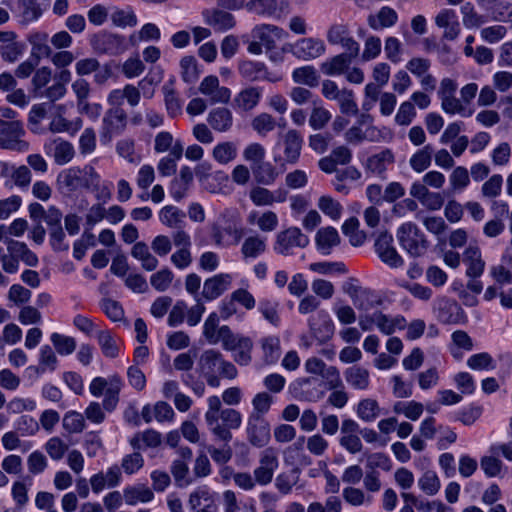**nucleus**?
Instances as JSON below:
<instances>
[{
    "instance_id": "58",
    "label": "nucleus",
    "mask_w": 512,
    "mask_h": 512,
    "mask_svg": "<svg viewBox=\"0 0 512 512\" xmlns=\"http://www.w3.org/2000/svg\"><path fill=\"white\" fill-rule=\"evenodd\" d=\"M439 310V317L448 323L455 322L456 317H454V315L458 316L459 313L462 312V309L457 302L448 298H442L439 300Z\"/></svg>"
},
{
    "instance_id": "4",
    "label": "nucleus",
    "mask_w": 512,
    "mask_h": 512,
    "mask_svg": "<svg viewBox=\"0 0 512 512\" xmlns=\"http://www.w3.org/2000/svg\"><path fill=\"white\" fill-rule=\"evenodd\" d=\"M226 334V341L223 349L234 353V361L242 366H247L252 360L251 352L253 349V341L251 338L235 335L232 331L223 330Z\"/></svg>"
},
{
    "instance_id": "9",
    "label": "nucleus",
    "mask_w": 512,
    "mask_h": 512,
    "mask_svg": "<svg viewBox=\"0 0 512 512\" xmlns=\"http://www.w3.org/2000/svg\"><path fill=\"white\" fill-rule=\"evenodd\" d=\"M309 244V238L297 227H290L281 231L276 236L274 250L282 255H287L294 247L304 248Z\"/></svg>"
},
{
    "instance_id": "39",
    "label": "nucleus",
    "mask_w": 512,
    "mask_h": 512,
    "mask_svg": "<svg viewBox=\"0 0 512 512\" xmlns=\"http://www.w3.org/2000/svg\"><path fill=\"white\" fill-rule=\"evenodd\" d=\"M433 152L430 144L418 149L409 159L410 167L417 173L425 171L431 165Z\"/></svg>"
},
{
    "instance_id": "55",
    "label": "nucleus",
    "mask_w": 512,
    "mask_h": 512,
    "mask_svg": "<svg viewBox=\"0 0 512 512\" xmlns=\"http://www.w3.org/2000/svg\"><path fill=\"white\" fill-rule=\"evenodd\" d=\"M406 320L401 316L391 317L381 313L377 328L385 335H391L396 329H404Z\"/></svg>"
},
{
    "instance_id": "33",
    "label": "nucleus",
    "mask_w": 512,
    "mask_h": 512,
    "mask_svg": "<svg viewBox=\"0 0 512 512\" xmlns=\"http://www.w3.org/2000/svg\"><path fill=\"white\" fill-rule=\"evenodd\" d=\"M123 497L127 505L133 506L138 502L147 503L153 500L154 493L145 485H135L126 487L123 491Z\"/></svg>"
},
{
    "instance_id": "23",
    "label": "nucleus",
    "mask_w": 512,
    "mask_h": 512,
    "mask_svg": "<svg viewBox=\"0 0 512 512\" xmlns=\"http://www.w3.org/2000/svg\"><path fill=\"white\" fill-rule=\"evenodd\" d=\"M286 35L285 31L274 25L257 26L252 31L253 39L259 41L267 50L275 47L276 41L282 39Z\"/></svg>"
},
{
    "instance_id": "5",
    "label": "nucleus",
    "mask_w": 512,
    "mask_h": 512,
    "mask_svg": "<svg viewBox=\"0 0 512 512\" xmlns=\"http://www.w3.org/2000/svg\"><path fill=\"white\" fill-rule=\"evenodd\" d=\"M92 48L101 54L119 55L127 50L125 37L109 32L95 34L90 40Z\"/></svg>"
},
{
    "instance_id": "8",
    "label": "nucleus",
    "mask_w": 512,
    "mask_h": 512,
    "mask_svg": "<svg viewBox=\"0 0 512 512\" xmlns=\"http://www.w3.org/2000/svg\"><path fill=\"white\" fill-rule=\"evenodd\" d=\"M278 465L279 461L276 450L271 447L264 449L260 454L259 465L253 472L257 484L264 486L271 483Z\"/></svg>"
},
{
    "instance_id": "41",
    "label": "nucleus",
    "mask_w": 512,
    "mask_h": 512,
    "mask_svg": "<svg viewBox=\"0 0 512 512\" xmlns=\"http://www.w3.org/2000/svg\"><path fill=\"white\" fill-rule=\"evenodd\" d=\"M57 364L58 359L52 347L49 345H43L39 350L38 366H30L29 369H33L36 373H44L47 370L54 371Z\"/></svg>"
},
{
    "instance_id": "31",
    "label": "nucleus",
    "mask_w": 512,
    "mask_h": 512,
    "mask_svg": "<svg viewBox=\"0 0 512 512\" xmlns=\"http://www.w3.org/2000/svg\"><path fill=\"white\" fill-rule=\"evenodd\" d=\"M183 155V146L179 140H176L173 147H171V151L169 155L163 157L158 163V171L162 176H171L175 174L177 164L176 161L179 160Z\"/></svg>"
},
{
    "instance_id": "64",
    "label": "nucleus",
    "mask_w": 512,
    "mask_h": 512,
    "mask_svg": "<svg viewBox=\"0 0 512 512\" xmlns=\"http://www.w3.org/2000/svg\"><path fill=\"white\" fill-rule=\"evenodd\" d=\"M341 510L342 502L337 496L328 497L324 505L320 502H312L307 508V512H341Z\"/></svg>"
},
{
    "instance_id": "52",
    "label": "nucleus",
    "mask_w": 512,
    "mask_h": 512,
    "mask_svg": "<svg viewBox=\"0 0 512 512\" xmlns=\"http://www.w3.org/2000/svg\"><path fill=\"white\" fill-rule=\"evenodd\" d=\"M273 397L267 392L257 393L252 399V411L250 416L265 417L271 408Z\"/></svg>"
},
{
    "instance_id": "36",
    "label": "nucleus",
    "mask_w": 512,
    "mask_h": 512,
    "mask_svg": "<svg viewBox=\"0 0 512 512\" xmlns=\"http://www.w3.org/2000/svg\"><path fill=\"white\" fill-rule=\"evenodd\" d=\"M398 20V15L396 11L390 7H382L377 14L370 15L368 17V24L369 26L374 29H382L391 27L394 24H396Z\"/></svg>"
},
{
    "instance_id": "28",
    "label": "nucleus",
    "mask_w": 512,
    "mask_h": 512,
    "mask_svg": "<svg viewBox=\"0 0 512 512\" xmlns=\"http://www.w3.org/2000/svg\"><path fill=\"white\" fill-rule=\"evenodd\" d=\"M207 122L215 131L226 132L233 125V115L228 108L217 107L208 113Z\"/></svg>"
},
{
    "instance_id": "1",
    "label": "nucleus",
    "mask_w": 512,
    "mask_h": 512,
    "mask_svg": "<svg viewBox=\"0 0 512 512\" xmlns=\"http://www.w3.org/2000/svg\"><path fill=\"white\" fill-rule=\"evenodd\" d=\"M207 405L204 417L211 433L218 440L229 443L233 437L231 430L242 425L241 413L234 408H222L221 399L217 395L208 397Z\"/></svg>"
},
{
    "instance_id": "44",
    "label": "nucleus",
    "mask_w": 512,
    "mask_h": 512,
    "mask_svg": "<svg viewBox=\"0 0 512 512\" xmlns=\"http://www.w3.org/2000/svg\"><path fill=\"white\" fill-rule=\"evenodd\" d=\"M28 41L32 46V55L37 59L49 57L52 50L48 45V34L45 32H34L29 35Z\"/></svg>"
},
{
    "instance_id": "61",
    "label": "nucleus",
    "mask_w": 512,
    "mask_h": 512,
    "mask_svg": "<svg viewBox=\"0 0 512 512\" xmlns=\"http://www.w3.org/2000/svg\"><path fill=\"white\" fill-rule=\"evenodd\" d=\"M181 76L186 83H193L198 79L197 61L193 56H185L180 61Z\"/></svg>"
},
{
    "instance_id": "3",
    "label": "nucleus",
    "mask_w": 512,
    "mask_h": 512,
    "mask_svg": "<svg viewBox=\"0 0 512 512\" xmlns=\"http://www.w3.org/2000/svg\"><path fill=\"white\" fill-rule=\"evenodd\" d=\"M25 131L23 124L18 120L4 121L0 118V148L24 152L28 150V143L22 140Z\"/></svg>"
},
{
    "instance_id": "32",
    "label": "nucleus",
    "mask_w": 512,
    "mask_h": 512,
    "mask_svg": "<svg viewBox=\"0 0 512 512\" xmlns=\"http://www.w3.org/2000/svg\"><path fill=\"white\" fill-rule=\"evenodd\" d=\"M393 162V153L389 149H386L369 157L367 159L365 168L368 172L381 176L387 170V167Z\"/></svg>"
},
{
    "instance_id": "42",
    "label": "nucleus",
    "mask_w": 512,
    "mask_h": 512,
    "mask_svg": "<svg viewBox=\"0 0 512 512\" xmlns=\"http://www.w3.org/2000/svg\"><path fill=\"white\" fill-rule=\"evenodd\" d=\"M312 109L309 116V125L313 130H322L331 120V113L322 105L319 100L312 101Z\"/></svg>"
},
{
    "instance_id": "50",
    "label": "nucleus",
    "mask_w": 512,
    "mask_h": 512,
    "mask_svg": "<svg viewBox=\"0 0 512 512\" xmlns=\"http://www.w3.org/2000/svg\"><path fill=\"white\" fill-rule=\"evenodd\" d=\"M462 21L466 28H478L485 23V17L480 15L470 2L461 7Z\"/></svg>"
},
{
    "instance_id": "56",
    "label": "nucleus",
    "mask_w": 512,
    "mask_h": 512,
    "mask_svg": "<svg viewBox=\"0 0 512 512\" xmlns=\"http://www.w3.org/2000/svg\"><path fill=\"white\" fill-rule=\"evenodd\" d=\"M171 473L178 487H186L192 483V479L188 477V464L184 460H174L171 465Z\"/></svg>"
},
{
    "instance_id": "40",
    "label": "nucleus",
    "mask_w": 512,
    "mask_h": 512,
    "mask_svg": "<svg viewBox=\"0 0 512 512\" xmlns=\"http://www.w3.org/2000/svg\"><path fill=\"white\" fill-rule=\"evenodd\" d=\"M160 221L173 229L182 228L185 224V213L172 205L164 206L159 213Z\"/></svg>"
},
{
    "instance_id": "51",
    "label": "nucleus",
    "mask_w": 512,
    "mask_h": 512,
    "mask_svg": "<svg viewBox=\"0 0 512 512\" xmlns=\"http://www.w3.org/2000/svg\"><path fill=\"white\" fill-rule=\"evenodd\" d=\"M162 80V72L150 71L143 79L138 82V88L140 93L147 99L154 96L155 88Z\"/></svg>"
},
{
    "instance_id": "14",
    "label": "nucleus",
    "mask_w": 512,
    "mask_h": 512,
    "mask_svg": "<svg viewBox=\"0 0 512 512\" xmlns=\"http://www.w3.org/2000/svg\"><path fill=\"white\" fill-rule=\"evenodd\" d=\"M188 505L194 512H217L214 494L207 486L197 487L189 495Z\"/></svg>"
},
{
    "instance_id": "47",
    "label": "nucleus",
    "mask_w": 512,
    "mask_h": 512,
    "mask_svg": "<svg viewBox=\"0 0 512 512\" xmlns=\"http://www.w3.org/2000/svg\"><path fill=\"white\" fill-rule=\"evenodd\" d=\"M98 343L101 347L102 353L109 358L118 356L119 348L115 336L109 330H101L97 334Z\"/></svg>"
},
{
    "instance_id": "49",
    "label": "nucleus",
    "mask_w": 512,
    "mask_h": 512,
    "mask_svg": "<svg viewBox=\"0 0 512 512\" xmlns=\"http://www.w3.org/2000/svg\"><path fill=\"white\" fill-rule=\"evenodd\" d=\"M251 127L260 136H266L268 133L272 132L275 129L276 120L272 115L263 112L252 119Z\"/></svg>"
},
{
    "instance_id": "53",
    "label": "nucleus",
    "mask_w": 512,
    "mask_h": 512,
    "mask_svg": "<svg viewBox=\"0 0 512 512\" xmlns=\"http://www.w3.org/2000/svg\"><path fill=\"white\" fill-rule=\"evenodd\" d=\"M213 158L220 164H227L237 156V148L232 142H222L213 149Z\"/></svg>"
},
{
    "instance_id": "21",
    "label": "nucleus",
    "mask_w": 512,
    "mask_h": 512,
    "mask_svg": "<svg viewBox=\"0 0 512 512\" xmlns=\"http://www.w3.org/2000/svg\"><path fill=\"white\" fill-rule=\"evenodd\" d=\"M224 329L232 331L227 325L219 326V316L213 312L204 322L203 335L209 344L216 345L221 342L222 346H224L226 341V334L223 331Z\"/></svg>"
},
{
    "instance_id": "48",
    "label": "nucleus",
    "mask_w": 512,
    "mask_h": 512,
    "mask_svg": "<svg viewBox=\"0 0 512 512\" xmlns=\"http://www.w3.org/2000/svg\"><path fill=\"white\" fill-rule=\"evenodd\" d=\"M16 5L17 11L25 22L34 21L41 15V8L37 0H16Z\"/></svg>"
},
{
    "instance_id": "15",
    "label": "nucleus",
    "mask_w": 512,
    "mask_h": 512,
    "mask_svg": "<svg viewBox=\"0 0 512 512\" xmlns=\"http://www.w3.org/2000/svg\"><path fill=\"white\" fill-rule=\"evenodd\" d=\"M104 135H119L127 125V114L121 107H113L106 111L103 120Z\"/></svg>"
},
{
    "instance_id": "2",
    "label": "nucleus",
    "mask_w": 512,
    "mask_h": 512,
    "mask_svg": "<svg viewBox=\"0 0 512 512\" xmlns=\"http://www.w3.org/2000/svg\"><path fill=\"white\" fill-rule=\"evenodd\" d=\"M400 246L412 257H420L428 249V241L416 224L407 222L397 230Z\"/></svg>"
},
{
    "instance_id": "25",
    "label": "nucleus",
    "mask_w": 512,
    "mask_h": 512,
    "mask_svg": "<svg viewBox=\"0 0 512 512\" xmlns=\"http://www.w3.org/2000/svg\"><path fill=\"white\" fill-rule=\"evenodd\" d=\"M238 70L241 77L248 82L269 80V72L262 62L242 61L239 64Z\"/></svg>"
},
{
    "instance_id": "19",
    "label": "nucleus",
    "mask_w": 512,
    "mask_h": 512,
    "mask_svg": "<svg viewBox=\"0 0 512 512\" xmlns=\"http://www.w3.org/2000/svg\"><path fill=\"white\" fill-rule=\"evenodd\" d=\"M262 98V88L248 86L240 90L233 99V106L241 112H250L255 109Z\"/></svg>"
},
{
    "instance_id": "57",
    "label": "nucleus",
    "mask_w": 512,
    "mask_h": 512,
    "mask_svg": "<svg viewBox=\"0 0 512 512\" xmlns=\"http://www.w3.org/2000/svg\"><path fill=\"white\" fill-rule=\"evenodd\" d=\"M451 190L453 192L462 191L470 184V177L467 168L457 166L449 176Z\"/></svg>"
},
{
    "instance_id": "6",
    "label": "nucleus",
    "mask_w": 512,
    "mask_h": 512,
    "mask_svg": "<svg viewBox=\"0 0 512 512\" xmlns=\"http://www.w3.org/2000/svg\"><path fill=\"white\" fill-rule=\"evenodd\" d=\"M245 430L248 442L254 447H265L270 441L271 426L265 417L248 415Z\"/></svg>"
},
{
    "instance_id": "7",
    "label": "nucleus",
    "mask_w": 512,
    "mask_h": 512,
    "mask_svg": "<svg viewBox=\"0 0 512 512\" xmlns=\"http://www.w3.org/2000/svg\"><path fill=\"white\" fill-rule=\"evenodd\" d=\"M327 40L332 45H341L345 50L343 54L356 58L359 56L360 46L346 24L332 25L327 32Z\"/></svg>"
},
{
    "instance_id": "46",
    "label": "nucleus",
    "mask_w": 512,
    "mask_h": 512,
    "mask_svg": "<svg viewBox=\"0 0 512 512\" xmlns=\"http://www.w3.org/2000/svg\"><path fill=\"white\" fill-rule=\"evenodd\" d=\"M356 413L364 422H372L380 415V407L375 399L365 398L358 403Z\"/></svg>"
},
{
    "instance_id": "45",
    "label": "nucleus",
    "mask_w": 512,
    "mask_h": 512,
    "mask_svg": "<svg viewBox=\"0 0 512 512\" xmlns=\"http://www.w3.org/2000/svg\"><path fill=\"white\" fill-rule=\"evenodd\" d=\"M255 181L260 185H272L278 178L279 173L271 163H260L252 168Z\"/></svg>"
},
{
    "instance_id": "59",
    "label": "nucleus",
    "mask_w": 512,
    "mask_h": 512,
    "mask_svg": "<svg viewBox=\"0 0 512 512\" xmlns=\"http://www.w3.org/2000/svg\"><path fill=\"white\" fill-rule=\"evenodd\" d=\"M111 21L117 27H134L137 17L131 8L115 9L111 14Z\"/></svg>"
},
{
    "instance_id": "22",
    "label": "nucleus",
    "mask_w": 512,
    "mask_h": 512,
    "mask_svg": "<svg viewBox=\"0 0 512 512\" xmlns=\"http://www.w3.org/2000/svg\"><path fill=\"white\" fill-rule=\"evenodd\" d=\"M303 138L295 129L288 130L283 137L284 159L289 164H296L302 150Z\"/></svg>"
},
{
    "instance_id": "29",
    "label": "nucleus",
    "mask_w": 512,
    "mask_h": 512,
    "mask_svg": "<svg viewBox=\"0 0 512 512\" xmlns=\"http://www.w3.org/2000/svg\"><path fill=\"white\" fill-rule=\"evenodd\" d=\"M45 149L46 151H51L53 149V158L55 163L58 165L67 164L73 159L75 154L73 145L60 138L45 144Z\"/></svg>"
},
{
    "instance_id": "62",
    "label": "nucleus",
    "mask_w": 512,
    "mask_h": 512,
    "mask_svg": "<svg viewBox=\"0 0 512 512\" xmlns=\"http://www.w3.org/2000/svg\"><path fill=\"white\" fill-rule=\"evenodd\" d=\"M62 425L69 433H80L85 428V420L82 414L70 411L65 414Z\"/></svg>"
},
{
    "instance_id": "37",
    "label": "nucleus",
    "mask_w": 512,
    "mask_h": 512,
    "mask_svg": "<svg viewBox=\"0 0 512 512\" xmlns=\"http://www.w3.org/2000/svg\"><path fill=\"white\" fill-rule=\"evenodd\" d=\"M223 358L222 353L217 350L208 349L204 351L198 361L200 372L202 374L217 373Z\"/></svg>"
},
{
    "instance_id": "20",
    "label": "nucleus",
    "mask_w": 512,
    "mask_h": 512,
    "mask_svg": "<svg viewBox=\"0 0 512 512\" xmlns=\"http://www.w3.org/2000/svg\"><path fill=\"white\" fill-rule=\"evenodd\" d=\"M204 21L216 32H225L235 26L234 16L224 10L207 9L203 12Z\"/></svg>"
},
{
    "instance_id": "30",
    "label": "nucleus",
    "mask_w": 512,
    "mask_h": 512,
    "mask_svg": "<svg viewBox=\"0 0 512 512\" xmlns=\"http://www.w3.org/2000/svg\"><path fill=\"white\" fill-rule=\"evenodd\" d=\"M291 77L294 83L309 88H315L320 83V75L316 68L311 65H305L294 69Z\"/></svg>"
},
{
    "instance_id": "26",
    "label": "nucleus",
    "mask_w": 512,
    "mask_h": 512,
    "mask_svg": "<svg viewBox=\"0 0 512 512\" xmlns=\"http://www.w3.org/2000/svg\"><path fill=\"white\" fill-rule=\"evenodd\" d=\"M344 378L347 384L355 390H366L370 385V372L368 369L353 365L344 371Z\"/></svg>"
},
{
    "instance_id": "60",
    "label": "nucleus",
    "mask_w": 512,
    "mask_h": 512,
    "mask_svg": "<svg viewBox=\"0 0 512 512\" xmlns=\"http://www.w3.org/2000/svg\"><path fill=\"white\" fill-rule=\"evenodd\" d=\"M24 48L25 45L22 42L13 39L7 45L0 46V55L4 61L14 63L23 54Z\"/></svg>"
},
{
    "instance_id": "35",
    "label": "nucleus",
    "mask_w": 512,
    "mask_h": 512,
    "mask_svg": "<svg viewBox=\"0 0 512 512\" xmlns=\"http://www.w3.org/2000/svg\"><path fill=\"white\" fill-rule=\"evenodd\" d=\"M355 58L343 53L338 54L323 62L321 64V71L327 76L340 75L350 66Z\"/></svg>"
},
{
    "instance_id": "12",
    "label": "nucleus",
    "mask_w": 512,
    "mask_h": 512,
    "mask_svg": "<svg viewBox=\"0 0 512 512\" xmlns=\"http://www.w3.org/2000/svg\"><path fill=\"white\" fill-rule=\"evenodd\" d=\"M264 185L253 186L249 191V198L255 206H272L275 203H283L287 199V191L284 189H277L271 191Z\"/></svg>"
},
{
    "instance_id": "10",
    "label": "nucleus",
    "mask_w": 512,
    "mask_h": 512,
    "mask_svg": "<svg viewBox=\"0 0 512 512\" xmlns=\"http://www.w3.org/2000/svg\"><path fill=\"white\" fill-rule=\"evenodd\" d=\"M375 251L380 260L391 268H399L404 264L403 258L393 246V237L387 232L381 233L375 241Z\"/></svg>"
},
{
    "instance_id": "11",
    "label": "nucleus",
    "mask_w": 512,
    "mask_h": 512,
    "mask_svg": "<svg viewBox=\"0 0 512 512\" xmlns=\"http://www.w3.org/2000/svg\"><path fill=\"white\" fill-rule=\"evenodd\" d=\"M326 51L322 40L313 37L299 39L292 46V54L303 61H311L322 56Z\"/></svg>"
},
{
    "instance_id": "13",
    "label": "nucleus",
    "mask_w": 512,
    "mask_h": 512,
    "mask_svg": "<svg viewBox=\"0 0 512 512\" xmlns=\"http://www.w3.org/2000/svg\"><path fill=\"white\" fill-rule=\"evenodd\" d=\"M199 92L207 96L212 104L228 103L231 97L230 89L220 86L219 79L213 75L207 76L201 81Z\"/></svg>"
},
{
    "instance_id": "16",
    "label": "nucleus",
    "mask_w": 512,
    "mask_h": 512,
    "mask_svg": "<svg viewBox=\"0 0 512 512\" xmlns=\"http://www.w3.org/2000/svg\"><path fill=\"white\" fill-rule=\"evenodd\" d=\"M58 191L63 195H69L82 188V172L77 167L62 170L56 178Z\"/></svg>"
},
{
    "instance_id": "54",
    "label": "nucleus",
    "mask_w": 512,
    "mask_h": 512,
    "mask_svg": "<svg viewBox=\"0 0 512 512\" xmlns=\"http://www.w3.org/2000/svg\"><path fill=\"white\" fill-rule=\"evenodd\" d=\"M51 342L60 355H70L76 349V340L57 332L51 334Z\"/></svg>"
},
{
    "instance_id": "43",
    "label": "nucleus",
    "mask_w": 512,
    "mask_h": 512,
    "mask_svg": "<svg viewBox=\"0 0 512 512\" xmlns=\"http://www.w3.org/2000/svg\"><path fill=\"white\" fill-rule=\"evenodd\" d=\"M261 349L263 351V361L266 364L277 362L280 357V339L277 336H267L260 340Z\"/></svg>"
},
{
    "instance_id": "38",
    "label": "nucleus",
    "mask_w": 512,
    "mask_h": 512,
    "mask_svg": "<svg viewBox=\"0 0 512 512\" xmlns=\"http://www.w3.org/2000/svg\"><path fill=\"white\" fill-rule=\"evenodd\" d=\"M249 6L255 13L268 17L280 18L283 11V2L279 4L277 0H252Z\"/></svg>"
},
{
    "instance_id": "27",
    "label": "nucleus",
    "mask_w": 512,
    "mask_h": 512,
    "mask_svg": "<svg viewBox=\"0 0 512 512\" xmlns=\"http://www.w3.org/2000/svg\"><path fill=\"white\" fill-rule=\"evenodd\" d=\"M315 242L323 255H329L332 249L340 244V236L335 228L324 227L316 233Z\"/></svg>"
},
{
    "instance_id": "34",
    "label": "nucleus",
    "mask_w": 512,
    "mask_h": 512,
    "mask_svg": "<svg viewBox=\"0 0 512 512\" xmlns=\"http://www.w3.org/2000/svg\"><path fill=\"white\" fill-rule=\"evenodd\" d=\"M464 262L468 265L466 275L471 278L480 277L485 268V262L481 258L477 247H469L464 253Z\"/></svg>"
},
{
    "instance_id": "18",
    "label": "nucleus",
    "mask_w": 512,
    "mask_h": 512,
    "mask_svg": "<svg viewBox=\"0 0 512 512\" xmlns=\"http://www.w3.org/2000/svg\"><path fill=\"white\" fill-rule=\"evenodd\" d=\"M435 24L444 29L442 38L449 41L455 40L461 32L456 12L452 9H442L435 17Z\"/></svg>"
},
{
    "instance_id": "63",
    "label": "nucleus",
    "mask_w": 512,
    "mask_h": 512,
    "mask_svg": "<svg viewBox=\"0 0 512 512\" xmlns=\"http://www.w3.org/2000/svg\"><path fill=\"white\" fill-rule=\"evenodd\" d=\"M421 490L427 495H435L440 489V481L433 471H426L418 480Z\"/></svg>"
},
{
    "instance_id": "17",
    "label": "nucleus",
    "mask_w": 512,
    "mask_h": 512,
    "mask_svg": "<svg viewBox=\"0 0 512 512\" xmlns=\"http://www.w3.org/2000/svg\"><path fill=\"white\" fill-rule=\"evenodd\" d=\"M232 275L220 273L204 281L202 296L206 300H214L227 291L232 284Z\"/></svg>"
},
{
    "instance_id": "24",
    "label": "nucleus",
    "mask_w": 512,
    "mask_h": 512,
    "mask_svg": "<svg viewBox=\"0 0 512 512\" xmlns=\"http://www.w3.org/2000/svg\"><path fill=\"white\" fill-rule=\"evenodd\" d=\"M267 250V238L253 233L244 238L241 245V255L244 260L256 259L263 255Z\"/></svg>"
}]
</instances>
